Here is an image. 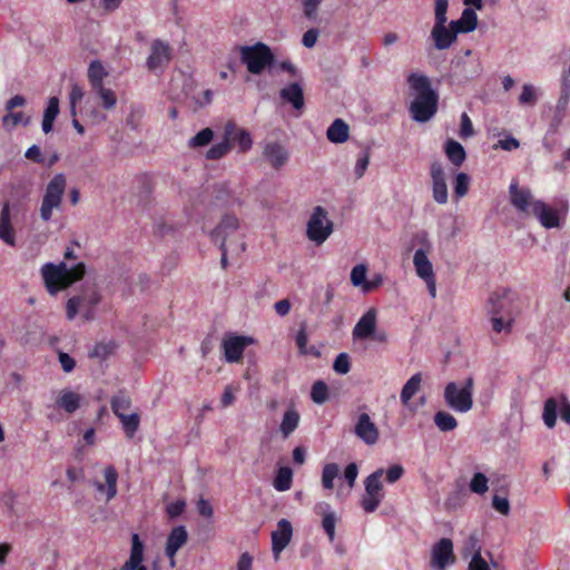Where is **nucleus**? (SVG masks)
Here are the masks:
<instances>
[{"label":"nucleus","instance_id":"1","mask_svg":"<svg viewBox=\"0 0 570 570\" xmlns=\"http://www.w3.org/2000/svg\"><path fill=\"white\" fill-rule=\"evenodd\" d=\"M407 82L416 92L414 100L411 102L410 112L412 118L419 122L429 121L438 111L439 96L432 89L431 81L428 76L411 72L407 76Z\"/></svg>","mask_w":570,"mask_h":570},{"label":"nucleus","instance_id":"2","mask_svg":"<svg viewBox=\"0 0 570 570\" xmlns=\"http://www.w3.org/2000/svg\"><path fill=\"white\" fill-rule=\"evenodd\" d=\"M41 274L47 291L55 295L80 281L86 274V266L83 263H78L69 268L63 262L58 265L47 263L42 266Z\"/></svg>","mask_w":570,"mask_h":570},{"label":"nucleus","instance_id":"3","mask_svg":"<svg viewBox=\"0 0 570 570\" xmlns=\"http://www.w3.org/2000/svg\"><path fill=\"white\" fill-rule=\"evenodd\" d=\"M449 0H434V26L431 30V39L438 50L449 49L458 39L454 28L446 26Z\"/></svg>","mask_w":570,"mask_h":570},{"label":"nucleus","instance_id":"4","mask_svg":"<svg viewBox=\"0 0 570 570\" xmlns=\"http://www.w3.org/2000/svg\"><path fill=\"white\" fill-rule=\"evenodd\" d=\"M474 380L469 376L463 385L459 386L455 382H450L444 389V400L448 406L459 413H466L473 407Z\"/></svg>","mask_w":570,"mask_h":570},{"label":"nucleus","instance_id":"5","mask_svg":"<svg viewBox=\"0 0 570 570\" xmlns=\"http://www.w3.org/2000/svg\"><path fill=\"white\" fill-rule=\"evenodd\" d=\"M100 301L101 296L95 288H88L78 295H73L66 305L67 318L71 321L80 313L85 321H92Z\"/></svg>","mask_w":570,"mask_h":570},{"label":"nucleus","instance_id":"6","mask_svg":"<svg viewBox=\"0 0 570 570\" xmlns=\"http://www.w3.org/2000/svg\"><path fill=\"white\" fill-rule=\"evenodd\" d=\"M240 59L250 73L259 75L274 62V55L267 45L257 42L253 46L240 47Z\"/></svg>","mask_w":570,"mask_h":570},{"label":"nucleus","instance_id":"7","mask_svg":"<svg viewBox=\"0 0 570 570\" xmlns=\"http://www.w3.org/2000/svg\"><path fill=\"white\" fill-rule=\"evenodd\" d=\"M66 185L67 181L63 174L55 175L48 183L40 206V217L43 222H49L52 217V210L60 208Z\"/></svg>","mask_w":570,"mask_h":570},{"label":"nucleus","instance_id":"8","mask_svg":"<svg viewBox=\"0 0 570 570\" xmlns=\"http://www.w3.org/2000/svg\"><path fill=\"white\" fill-rule=\"evenodd\" d=\"M333 233V222L327 210L322 206L314 207L306 225L307 238L316 245H322Z\"/></svg>","mask_w":570,"mask_h":570},{"label":"nucleus","instance_id":"9","mask_svg":"<svg viewBox=\"0 0 570 570\" xmlns=\"http://www.w3.org/2000/svg\"><path fill=\"white\" fill-rule=\"evenodd\" d=\"M383 472V469H379L364 481L365 493L362 495L361 507L366 513L374 512L384 498Z\"/></svg>","mask_w":570,"mask_h":570},{"label":"nucleus","instance_id":"10","mask_svg":"<svg viewBox=\"0 0 570 570\" xmlns=\"http://www.w3.org/2000/svg\"><path fill=\"white\" fill-rule=\"evenodd\" d=\"M413 265L416 275L426 284L429 294L432 298L436 296V278L433 271L432 263L428 257L424 248H419L413 256Z\"/></svg>","mask_w":570,"mask_h":570},{"label":"nucleus","instance_id":"11","mask_svg":"<svg viewBox=\"0 0 570 570\" xmlns=\"http://www.w3.org/2000/svg\"><path fill=\"white\" fill-rule=\"evenodd\" d=\"M558 410L561 420L570 425V403L568 399L562 395L560 401L556 400L554 397H549L544 402L542 419L549 429L554 428L557 424Z\"/></svg>","mask_w":570,"mask_h":570},{"label":"nucleus","instance_id":"12","mask_svg":"<svg viewBox=\"0 0 570 570\" xmlns=\"http://www.w3.org/2000/svg\"><path fill=\"white\" fill-rule=\"evenodd\" d=\"M453 542L449 538H442L438 541L431 553V567L436 570H445L449 564L454 563Z\"/></svg>","mask_w":570,"mask_h":570},{"label":"nucleus","instance_id":"13","mask_svg":"<svg viewBox=\"0 0 570 570\" xmlns=\"http://www.w3.org/2000/svg\"><path fill=\"white\" fill-rule=\"evenodd\" d=\"M170 60L171 48L169 45L160 39L154 40L146 62L148 70L156 71L157 69L165 68Z\"/></svg>","mask_w":570,"mask_h":570},{"label":"nucleus","instance_id":"14","mask_svg":"<svg viewBox=\"0 0 570 570\" xmlns=\"http://www.w3.org/2000/svg\"><path fill=\"white\" fill-rule=\"evenodd\" d=\"M224 137L230 144V148L237 145L239 153H246L252 148L253 139L249 131L238 128L234 121L226 122Z\"/></svg>","mask_w":570,"mask_h":570},{"label":"nucleus","instance_id":"15","mask_svg":"<svg viewBox=\"0 0 570 570\" xmlns=\"http://www.w3.org/2000/svg\"><path fill=\"white\" fill-rule=\"evenodd\" d=\"M430 176L432 180V196L438 204L448 203V186L445 181V173L441 163L434 161L430 167Z\"/></svg>","mask_w":570,"mask_h":570},{"label":"nucleus","instance_id":"16","mask_svg":"<svg viewBox=\"0 0 570 570\" xmlns=\"http://www.w3.org/2000/svg\"><path fill=\"white\" fill-rule=\"evenodd\" d=\"M355 435L367 445H374L380 439L376 424L367 413H361L354 426Z\"/></svg>","mask_w":570,"mask_h":570},{"label":"nucleus","instance_id":"17","mask_svg":"<svg viewBox=\"0 0 570 570\" xmlns=\"http://www.w3.org/2000/svg\"><path fill=\"white\" fill-rule=\"evenodd\" d=\"M253 340L247 336H229L223 341V350L225 360L229 363H237L242 360L246 346H248Z\"/></svg>","mask_w":570,"mask_h":570},{"label":"nucleus","instance_id":"18","mask_svg":"<svg viewBox=\"0 0 570 570\" xmlns=\"http://www.w3.org/2000/svg\"><path fill=\"white\" fill-rule=\"evenodd\" d=\"M293 535V528L288 520L282 519L277 529L272 532V551L275 560L279 559L281 552L288 546Z\"/></svg>","mask_w":570,"mask_h":570},{"label":"nucleus","instance_id":"19","mask_svg":"<svg viewBox=\"0 0 570 570\" xmlns=\"http://www.w3.org/2000/svg\"><path fill=\"white\" fill-rule=\"evenodd\" d=\"M188 533L184 525L175 527L168 534L165 553L170 560V566H175V557L178 550L186 544Z\"/></svg>","mask_w":570,"mask_h":570},{"label":"nucleus","instance_id":"20","mask_svg":"<svg viewBox=\"0 0 570 570\" xmlns=\"http://www.w3.org/2000/svg\"><path fill=\"white\" fill-rule=\"evenodd\" d=\"M239 223L236 216L225 215L219 225L210 233V238L216 244H226L227 239L238 230Z\"/></svg>","mask_w":570,"mask_h":570},{"label":"nucleus","instance_id":"21","mask_svg":"<svg viewBox=\"0 0 570 570\" xmlns=\"http://www.w3.org/2000/svg\"><path fill=\"white\" fill-rule=\"evenodd\" d=\"M511 204L520 212H532V195L528 188H519L517 181H512L509 188Z\"/></svg>","mask_w":570,"mask_h":570},{"label":"nucleus","instance_id":"22","mask_svg":"<svg viewBox=\"0 0 570 570\" xmlns=\"http://www.w3.org/2000/svg\"><path fill=\"white\" fill-rule=\"evenodd\" d=\"M541 223V225L546 228H554L560 224V218L553 208L549 207L542 200H534L532 203V212H531Z\"/></svg>","mask_w":570,"mask_h":570},{"label":"nucleus","instance_id":"23","mask_svg":"<svg viewBox=\"0 0 570 570\" xmlns=\"http://www.w3.org/2000/svg\"><path fill=\"white\" fill-rule=\"evenodd\" d=\"M376 317L377 314L374 308L365 312L353 328V337L360 340L372 337L376 328Z\"/></svg>","mask_w":570,"mask_h":570},{"label":"nucleus","instance_id":"24","mask_svg":"<svg viewBox=\"0 0 570 570\" xmlns=\"http://www.w3.org/2000/svg\"><path fill=\"white\" fill-rule=\"evenodd\" d=\"M263 155L274 169L282 168L289 158L288 150L278 142L266 144L263 150Z\"/></svg>","mask_w":570,"mask_h":570},{"label":"nucleus","instance_id":"25","mask_svg":"<svg viewBox=\"0 0 570 570\" xmlns=\"http://www.w3.org/2000/svg\"><path fill=\"white\" fill-rule=\"evenodd\" d=\"M279 97L283 101L291 104L296 110L304 108V92L298 82H291L286 87L282 88Z\"/></svg>","mask_w":570,"mask_h":570},{"label":"nucleus","instance_id":"26","mask_svg":"<svg viewBox=\"0 0 570 570\" xmlns=\"http://www.w3.org/2000/svg\"><path fill=\"white\" fill-rule=\"evenodd\" d=\"M0 239L6 244L13 246L16 234L11 224V213L9 203H4L0 213Z\"/></svg>","mask_w":570,"mask_h":570},{"label":"nucleus","instance_id":"27","mask_svg":"<svg viewBox=\"0 0 570 570\" xmlns=\"http://www.w3.org/2000/svg\"><path fill=\"white\" fill-rule=\"evenodd\" d=\"M104 476L106 485L101 482H96L95 485L97 491L106 492V499L110 501L117 495L118 472L114 465H108L104 469Z\"/></svg>","mask_w":570,"mask_h":570},{"label":"nucleus","instance_id":"28","mask_svg":"<svg viewBox=\"0 0 570 570\" xmlns=\"http://www.w3.org/2000/svg\"><path fill=\"white\" fill-rule=\"evenodd\" d=\"M450 27L454 28L458 33H468L478 27V16L471 8L462 11L460 19L450 21Z\"/></svg>","mask_w":570,"mask_h":570},{"label":"nucleus","instance_id":"29","mask_svg":"<svg viewBox=\"0 0 570 570\" xmlns=\"http://www.w3.org/2000/svg\"><path fill=\"white\" fill-rule=\"evenodd\" d=\"M81 396L70 390H62L56 400V405L67 413L71 414L80 407Z\"/></svg>","mask_w":570,"mask_h":570},{"label":"nucleus","instance_id":"30","mask_svg":"<svg viewBox=\"0 0 570 570\" xmlns=\"http://www.w3.org/2000/svg\"><path fill=\"white\" fill-rule=\"evenodd\" d=\"M348 125L341 118L335 119L327 128L326 137L331 142L343 144L348 139Z\"/></svg>","mask_w":570,"mask_h":570},{"label":"nucleus","instance_id":"31","mask_svg":"<svg viewBox=\"0 0 570 570\" xmlns=\"http://www.w3.org/2000/svg\"><path fill=\"white\" fill-rule=\"evenodd\" d=\"M444 153H445L448 159L456 167H460L466 158V153H465L464 147L460 142H458L456 140H453V139L446 140V142L444 145Z\"/></svg>","mask_w":570,"mask_h":570},{"label":"nucleus","instance_id":"32","mask_svg":"<svg viewBox=\"0 0 570 570\" xmlns=\"http://www.w3.org/2000/svg\"><path fill=\"white\" fill-rule=\"evenodd\" d=\"M299 419V413L294 407L285 411L279 426L283 438H288L297 429Z\"/></svg>","mask_w":570,"mask_h":570},{"label":"nucleus","instance_id":"33","mask_svg":"<svg viewBox=\"0 0 570 570\" xmlns=\"http://www.w3.org/2000/svg\"><path fill=\"white\" fill-rule=\"evenodd\" d=\"M508 294H509L508 289H502V291H495L490 295L488 303H487V308H488V313L491 316L500 315L501 313L504 312Z\"/></svg>","mask_w":570,"mask_h":570},{"label":"nucleus","instance_id":"34","mask_svg":"<svg viewBox=\"0 0 570 570\" xmlns=\"http://www.w3.org/2000/svg\"><path fill=\"white\" fill-rule=\"evenodd\" d=\"M59 114V99L57 97H50L48 105L43 112L42 130L48 134L52 130L53 121Z\"/></svg>","mask_w":570,"mask_h":570},{"label":"nucleus","instance_id":"35","mask_svg":"<svg viewBox=\"0 0 570 570\" xmlns=\"http://www.w3.org/2000/svg\"><path fill=\"white\" fill-rule=\"evenodd\" d=\"M107 76L108 72L99 60H94L90 62L88 68V81L91 89L100 88V86H104V79Z\"/></svg>","mask_w":570,"mask_h":570},{"label":"nucleus","instance_id":"36","mask_svg":"<svg viewBox=\"0 0 570 570\" xmlns=\"http://www.w3.org/2000/svg\"><path fill=\"white\" fill-rule=\"evenodd\" d=\"M422 375L421 373H415L412 375L409 381L404 384L400 399L403 405H409L411 399L419 392L421 387Z\"/></svg>","mask_w":570,"mask_h":570},{"label":"nucleus","instance_id":"37","mask_svg":"<svg viewBox=\"0 0 570 570\" xmlns=\"http://www.w3.org/2000/svg\"><path fill=\"white\" fill-rule=\"evenodd\" d=\"M293 483V471L288 466H282L278 469L276 476L273 481L274 488L279 491L284 492L291 489Z\"/></svg>","mask_w":570,"mask_h":570},{"label":"nucleus","instance_id":"38","mask_svg":"<svg viewBox=\"0 0 570 570\" xmlns=\"http://www.w3.org/2000/svg\"><path fill=\"white\" fill-rule=\"evenodd\" d=\"M434 424L438 426V429L442 432H450L453 431L458 426L456 419L445 412V411H439L434 414Z\"/></svg>","mask_w":570,"mask_h":570},{"label":"nucleus","instance_id":"39","mask_svg":"<svg viewBox=\"0 0 570 570\" xmlns=\"http://www.w3.org/2000/svg\"><path fill=\"white\" fill-rule=\"evenodd\" d=\"M110 405L115 415L119 417L120 415L127 414V411L131 406V400L124 392H119L117 395L112 396Z\"/></svg>","mask_w":570,"mask_h":570},{"label":"nucleus","instance_id":"40","mask_svg":"<svg viewBox=\"0 0 570 570\" xmlns=\"http://www.w3.org/2000/svg\"><path fill=\"white\" fill-rule=\"evenodd\" d=\"M128 438H132L139 429L140 417L138 413L125 414L118 417Z\"/></svg>","mask_w":570,"mask_h":570},{"label":"nucleus","instance_id":"41","mask_svg":"<svg viewBox=\"0 0 570 570\" xmlns=\"http://www.w3.org/2000/svg\"><path fill=\"white\" fill-rule=\"evenodd\" d=\"M340 473V468L336 463H327L323 468L322 472V485L326 490H333L334 480Z\"/></svg>","mask_w":570,"mask_h":570},{"label":"nucleus","instance_id":"42","mask_svg":"<svg viewBox=\"0 0 570 570\" xmlns=\"http://www.w3.org/2000/svg\"><path fill=\"white\" fill-rule=\"evenodd\" d=\"M218 245H219V249L222 252L220 264H222V267L224 269H226L227 265H228V261H227L228 250L239 255V254L244 253L245 248H246L245 243L242 239L239 242H236V243L230 242L229 248L227 247L226 244H224V240H222V244H218Z\"/></svg>","mask_w":570,"mask_h":570},{"label":"nucleus","instance_id":"43","mask_svg":"<svg viewBox=\"0 0 570 570\" xmlns=\"http://www.w3.org/2000/svg\"><path fill=\"white\" fill-rule=\"evenodd\" d=\"M304 18L316 21L323 0H299Z\"/></svg>","mask_w":570,"mask_h":570},{"label":"nucleus","instance_id":"44","mask_svg":"<svg viewBox=\"0 0 570 570\" xmlns=\"http://www.w3.org/2000/svg\"><path fill=\"white\" fill-rule=\"evenodd\" d=\"M311 399L316 404H323L328 400V386L323 381H316L311 390Z\"/></svg>","mask_w":570,"mask_h":570},{"label":"nucleus","instance_id":"45","mask_svg":"<svg viewBox=\"0 0 570 570\" xmlns=\"http://www.w3.org/2000/svg\"><path fill=\"white\" fill-rule=\"evenodd\" d=\"M92 91L101 99L105 109L110 110L116 106V94L111 89L100 86V88H95Z\"/></svg>","mask_w":570,"mask_h":570},{"label":"nucleus","instance_id":"46","mask_svg":"<svg viewBox=\"0 0 570 570\" xmlns=\"http://www.w3.org/2000/svg\"><path fill=\"white\" fill-rule=\"evenodd\" d=\"M470 177L465 173H459L454 181V198L459 200L464 197L469 191Z\"/></svg>","mask_w":570,"mask_h":570},{"label":"nucleus","instance_id":"47","mask_svg":"<svg viewBox=\"0 0 570 570\" xmlns=\"http://www.w3.org/2000/svg\"><path fill=\"white\" fill-rule=\"evenodd\" d=\"M489 480L485 474L481 472L474 473L470 481V490L476 494H484L489 489Z\"/></svg>","mask_w":570,"mask_h":570},{"label":"nucleus","instance_id":"48","mask_svg":"<svg viewBox=\"0 0 570 570\" xmlns=\"http://www.w3.org/2000/svg\"><path fill=\"white\" fill-rule=\"evenodd\" d=\"M213 137L214 131L210 128H204L189 140L188 145L191 148L204 147L213 140Z\"/></svg>","mask_w":570,"mask_h":570},{"label":"nucleus","instance_id":"49","mask_svg":"<svg viewBox=\"0 0 570 570\" xmlns=\"http://www.w3.org/2000/svg\"><path fill=\"white\" fill-rule=\"evenodd\" d=\"M230 150V144L224 138L223 141L212 146L207 153L206 158L210 160H218L223 158Z\"/></svg>","mask_w":570,"mask_h":570},{"label":"nucleus","instance_id":"50","mask_svg":"<svg viewBox=\"0 0 570 570\" xmlns=\"http://www.w3.org/2000/svg\"><path fill=\"white\" fill-rule=\"evenodd\" d=\"M537 99L535 88L530 83L523 85L522 92L519 96V104L522 106H533Z\"/></svg>","mask_w":570,"mask_h":570},{"label":"nucleus","instance_id":"51","mask_svg":"<svg viewBox=\"0 0 570 570\" xmlns=\"http://www.w3.org/2000/svg\"><path fill=\"white\" fill-rule=\"evenodd\" d=\"M367 267L364 264H358L353 267L351 272V283L354 286H361L364 291V284L366 283Z\"/></svg>","mask_w":570,"mask_h":570},{"label":"nucleus","instance_id":"52","mask_svg":"<svg viewBox=\"0 0 570 570\" xmlns=\"http://www.w3.org/2000/svg\"><path fill=\"white\" fill-rule=\"evenodd\" d=\"M144 551H145V546H144L142 541L140 540L139 534L134 533L131 535V549H130L129 559L144 561Z\"/></svg>","mask_w":570,"mask_h":570},{"label":"nucleus","instance_id":"53","mask_svg":"<svg viewBox=\"0 0 570 570\" xmlns=\"http://www.w3.org/2000/svg\"><path fill=\"white\" fill-rule=\"evenodd\" d=\"M335 525H336V517L334 512H326L323 515L322 527L326 534L328 535L330 541H334L335 538Z\"/></svg>","mask_w":570,"mask_h":570},{"label":"nucleus","instance_id":"54","mask_svg":"<svg viewBox=\"0 0 570 570\" xmlns=\"http://www.w3.org/2000/svg\"><path fill=\"white\" fill-rule=\"evenodd\" d=\"M333 368L338 374H346L351 370L350 357L346 353H341L336 356Z\"/></svg>","mask_w":570,"mask_h":570},{"label":"nucleus","instance_id":"55","mask_svg":"<svg viewBox=\"0 0 570 570\" xmlns=\"http://www.w3.org/2000/svg\"><path fill=\"white\" fill-rule=\"evenodd\" d=\"M2 121H3V125L4 126H17L19 124H24V125H28L29 124V118H24V115L23 112H13L12 110L11 111H8L7 115L3 116L2 118Z\"/></svg>","mask_w":570,"mask_h":570},{"label":"nucleus","instance_id":"56","mask_svg":"<svg viewBox=\"0 0 570 570\" xmlns=\"http://www.w3.org/2000/svg\"><path fill=\"white\" fill-rule=\"evenodd\" d=\"M468 570H490L488 562L481 556L480 547L473 553Z\"/></svg>","mask_w":570,"mask_h":570},{"label":"nucleus","instance_id":"57","mask_svg":"<svg viewBox=\"0 0 570 570\" xmlns=\"http://www.w3.org/2000/svg\"><path fill=\"white\" fill-rule=\"evenodd\" d=\"M185 501L177 500L167 504L166 512L170 519H175L178 518L185 511Z\"/></svg>","mask_w":570,"mask_h":570},{"label":"nucleus","instance_id":"58","mask_svg":"<svg viewBox=\"0 0 570 570\" xmlns=\"http://www.w3.org/2000/svg\"><path fill=\"white\" fill-rule=\"evenodd\" d=\"M473 134H474V130H473L472 121H471L470 117L468 116V114L463 112L461 116L460 136L462 138H469V137L473 136Z\"/></svg>","mask_w":570,"mask_h":570},{"label":"nucleus","instance_id":"59","mask_svg":"<svg viewBox=\"0 0 570 570\" xmlns=\"http://www.w3.org/2000/svg\"><path fill=\"white\" fill-rule=\"evenodd\" d=\"M320 31L316 28H311L306 32H304L302 37V43L306 48H313L318 39Z\"/></svg>","mask_w":570,"mask_h":570},{"label":"nucleus","instance_id":"60","mask_svg":"<svg viewBox=\"0 0 570 570\" xmlns=\"http://www.w3.org/2000/svg\"><path fill=\"white\" fill-rule=\"evenodd\" d=\"M492 507L503 515H508L510 512L509 500L497 494L492 499Z\"/></svg>","mask_w":570,"mask_h":570},{"label":"nucleus","instance_id":"61","mask_svg":"<svg viewBox=\"0 0 570 570\" xmlns=\"http://www.w3.org/2000/svg\"><path fill=\"white\" fill-rule=\"evenodd\" d=\"M370 164V154L368 151H365L356 161L355 164V176L356 178L363 177L365 170L367 169V166Z\"/></svg>","mask_w":570,"mask_h":570},{"label":"nucleus","instance_id":"62","mask_svg":"<svg viewBox=\"0 0 570 570\" xmlns=\"http://www.w3.org/2000/svg\"><path fill=\"white\" fill-rule=\"evenodd\" d=\"M404 474V469L400 464H394L390 466L386 471V481L389 483H394L399 481Z\"/></svg>","mask_w":570,"mask_h":570},{"label":"nucleus","instance_id":"63","mask_svg":"<svg viewBox=\"0 0 570 570\" xmlns=\"http://www.w3.org/2000/svg\"><path fill=\"white\" fill-rule=\"evenodd\" d=\"M491 323H492L493 331L497 333H500L503 330H507L508 332L511 331L512 322L511 321L504 322L500 315L491 316Z\"/></svg>","mask_w":570,"mask_h":570},{"label":"nucleus","instance_id":"64","mask_svg":"<svg viewBox=\"0 0 570 570\" xmlns=\"http://www.w3.org/2000/svg\"><path fill=\"white\" fill-rule=\"evenodd\" d=\"M236 570H253V557L248 552L239 556Z\"/></svg>","mask_w":570,"mask_h":570}]
</instances>
